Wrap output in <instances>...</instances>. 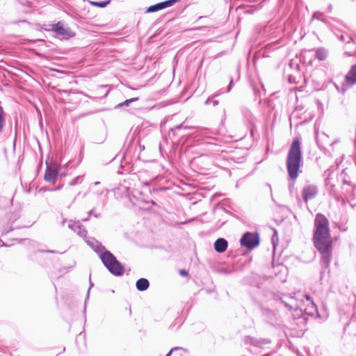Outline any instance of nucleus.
<instances>
[{
  "label": "nucleus",
  "mask_w": 356,
  "mask_h": 356,
  "mask_svg": "<svg viewBox=\"0 0 356 356\" xmlns=\"http://www.w3.org/2000/svg\"><path fill=\"white\" fill-rule=\"evenodd\" d=\"M149 286V282L147 279L140 278L136 282V288L139 291L146 290Z\"/></svg>",
  "instance_id": "f8f14e48"
},
{
  "label": "nucleus",
  "mask_w": 356,
  "mask_h": 356,
  "mask_svg": "<svg viewBox=\"0 0 356 356\" xmlns=\"http://www.w3.org/2000/svg\"><path fill=\"white\" fill-rule=\"evenodd\" d=\"M104 191H106V190H105L104 188H97V189H95L93 191V193L95 194V195H102L104 193Z\"/></svg>",
  "instance_id": "a211bd4d"
},
{
  "label": "nucleus",
  "mask_w": 356,
  "mask_h": 356,
  "mask_svg": "<svg viewBox=\"0 0 356 356\" xmlns=\"http://www.w3.org/2000/svg\"><path fill=\"white\" fill-rule=\"evenodd\" d=\"M109 1H88V3L92 5V6H96V7H99V8H104L106 7L108 3H109Z\"/></svg>",
  "instance_id": "4468645a"
},
{
  "label": "nucleus",
  "mask_w": 356,
  "mask_h": 356,
  "mask_svg": "<svg viewBox=\"0 0 356 356\" xmlns=\"http://www.w3.org/2000/svg\"><path fill=\"white\" fill-rule=\"evenodd\" d=\"M3 108L0 106V133L3 131V127L5 124V118Z\"/></svg>",
  "instance_id": "2eb2a0df"
},
{
  "label": "nucleus",
  "mask_w": 356,
  "mask_h": 356,
  "mask_svg": "<svg viewBox=\"0 0 356 356\" xmlns=\"http://www.w3.org/2000/svg\"><path fill=\"white\" fill-rule=\"evenodd\" d=\"M129 199L133 205L143 209H149L152 206L156 205V203L152 200L145 201L142 197V193L138 191H135L131 195H129Z\"/></svg>",
  "instance_id": "20e7f679"
},
{
  "label": "nucleus",
  "mask_w": 356,
  "mask_h": 356,
  "mask_svg": "<svg viewBox=\"0 0 356 356\" xmlns=\"http://www.w3.org/2000/svg\"><path fill=\"white\" fill-rule=\"evenodd\" d=\"M138 99V97H134V98H131V99H127L126 101H124V102L121 103V104H119L117 107H121V106H129V104L131 102H136Z\"/></svg>",
  "instance_id": "dca6fc26"
},
{
  "label": "nucleus",
  "mask_w": 356,
  "mask_h": 356,
  "mask_svg": "<svg viewBox=\"0 0 356 356\" xmlns=\"http://www.w3.org/2000/svg\"><path fill=\"white\" fill-rule=\"evenodd\" d=\"M315 245L322 253H328L331 247L327 224H319L315 234Z\"/></svg>",
  "instance_id": "f03ea898"
},
{
  "label": "nucleus",
  "mask_w": 356,
  "mask_h": 356,
  "mask_svg": "<svg viewBox=\"0 0 356 356\" xmlns=\"http://www.w3.org/2000/svg\"><path fill=\"white\" fill-rule=\"evenodd\" d=\"M92 213H93V211H90L89 212V216H91Z\"/></svg>",
  "instance_id": "393cba45"
},
{
  "label": "nucleus",
  "mask_w": 356,
  "mask_h": 356,
  "mask_svg": "<svg viewBox=\"0 0 356 356\" xmlns=\"http://www.w3.org/2000/svg\"><path fill=\"white\" fill-rule=\"evenodd\" d=\"M94 185H95V186H97L100 185V182L96 181V182H95Z\"/></svg>",
  "instance_id": "4be33fe9"
},
{
  "label": "nucleus",
  "mask_w": 356,
  "mask_h": 356,
  "mask_svg": "<svg viewBox=\"0 0 356 356\" xmlns=\"http://www.w3.org/2000/svg\"><path fill=\"white\" fill-rule=\"evenodd\" d=\"M183 125L182 124H180V125H178V126H176L175 127V129H180L181 127H182Z\"/></svg>",
  "instance_id": "b1692460"
},
{
  "label": "nucleus",
  "mask_w": 356,
  "mask_h": 356,
  "mask_svg": "<svg viewBox=\"0 0 356 356\" xmlns=\"http://www.w3.org/2000/svg\"><path fill=\"white\" fill-rule=\"evenodd\" d=\"M346 81L350 84L356 83V65L353 66L346 77Z\"/></svg>",
  "instance_id": "9d476101"
},
{
  "label": "nucleus",
  "mask_w": 356,
  "mask_h": 356,
  "mask_svg": "<svg viewBox=\"0 0 356 356\" xmlns=\"http://www.w3.org/2000/svg\"><path fill=\"white\" fill-rule=\"evenodd\" d=\"M58 170L56 168L47 166L44 174V179L47 181L54 183L56 180Z\"/></svg>",
  "instance_id": "6e6552de"
},
{
  "label": "nucleus",
  "mask_w": 356,
  "mask_h": 356,
  "mask_svg": "<svg viewBox=\"0 0 356 356\" xmlns=\"http://www.w3.org/2000/svg\"><path fill=\"white\" fill-rule=\"evenodd\" d=\"M302 198L305 204L312 198V186H306L302 191Z\"/></svg>",
  "instance_id": "9b49d317"
},
{
  "label": "nucleus",
  "mask_w": 356,
  "mask_h": 356,
  "mask_svg": "<svg viewBox=\"0 0 356 356\" xmlns=\"http://www.w3.org/2000/svg\"><path fill=\"white\" fill-rule=\"evenodd\" d=\"M101 259L108 270L115 275L123 273V268L116 258L109 252L106 251L101 255Z\"/></svg>",
  "instance_id": "7ed1b4c3"
},
{
  "label": "nucleus",
  "mask_w": 356,
  "mask_h": 356,
  "mask_svg": "<svg viewBox=\"0 0 356 356\" xmlns=\"http://www.w3.org/2000/svg\"><path fill=\"white\" fill-rule=\"evenodd\" d=\"M301 156L300 139L296 137L289 148L286 159L287 171L291 179L298 177Z\"/></svg>",
  "instance_id": "f257e3e1"
},
{
  "label": "nucleus",
  "mask_w": 356,
  "mask_h": 356,
  "mask_svg": "<svg viewBox=\"0 0 356 356\" xmlns=\"http://www.w3.org/2000/svg\"><path fill=\"white\" fill-rule=\"evenodd\" d=\"M327 220L324 216L318 214L316 218V222H326Z\"/></svg>",
  "instance_id": "f3484780"
},
{
  "label": "nucleus",
  "mask_w": 356,
  "mask_h": 356,
  "mask_svg": "<svg viewBox=\"0 0 356 356\" xmlns=\"http://www.w3.org/2000/svg\"><path fill=\"white\" fill-rule=\"evenodd\" d=\"M241 244L248 249H252L259 243V238L257 233L247 232L241 238Z\"/></svg>",
  "instance_id": "39448f33"
},
{
  "label": "nucleus",
  "mask_w": 356,
  "mask_h": 356,
  "mask_svg": "<svg viewBox=\"0 0 356 356\" xmlns=\"http://www.w3.org/2000/svg\"><path fill=\"white\" fill-rule=\"evenodd\" d=\"M214 248L218 252H224L227 248V242L225 239L220 238L214 243Z\"/></svg>",
  "instance_id": "1a4fd4ad"
},
{
  "label": "nucleus",
  "mask_w": 356,
  "mask_h": 356,
  "mask_svg": "<svg viewBox=\"0 0 356 356\" xmlns=\"http://www.w3.org/2000/svg\"><path fill=\"white\" fill-rule=\"evenodd\" d=\"M180 274L182 275H186L188 273H187V271L186 270H180Z\"/></svg>",
  "instance_id": "412c9836"
},
{
  "label": "nucleus",
  "mask_w": 356,
  "mask_h": 356,
  "mask_svg": "<svg viewBox=\"0 0 356 356\" xmlns=\"http://www.w3.org/2000/svg\"><path fill=\"white\" fill-rule=\"evenodd\" d=\"M79 177H77L73 181L72 184H75L76 183V181L79 179Z\"/></svg>",
  "instance_id": "5701e85b"
},
{
  "label": "nucleus",
  "mask_w": 356,
  "mask_h": 356,
  "mask_svg": "<svg viewBox=\"0 0 356 356\" xmlns=\"http://www.w3.org/2000/svg\"><path fill=\"white\" fill-rule=\"evenodd\" d=\"M177 0H168L165 1L160 2L156 4L152 5L147 8L146 13H154L164 8L173 6Z\"/></svg>",
  "instance_id": "0eeeda50"
},
{
  "label": "nucleus",
  "mask_w": 356,
  "mask_h": 356,
  "mask_svg": "<svg viewBox=\"0 0 356 356\" xmlns=\"http://www.w3.org/2000/svg\"><path fill=\"white\" fill-rule=\"evenodd\" d=\"M180 348L179 347H175V348H173L170 350V351L166 355V356H170L172 351L175 350H177V349H179Z\"/></svg>",
  "instance_id": "aec40b11"
},
{
  "label": "nucleus",
  "mask_w": 356,
  "mask_h": 356,
  "mask_svg": "<svg viewBox=\"0 0 356 356\" xmlns=\"http://www.w3.org/2000/svg\"><path fill=\"white\" fill-rule=\"evenodd\" d=\"M306 298H307V300H309V299H310V298H309V296H306Z\"/></svg>",
  "instance_id": "a878e982"
},
{
  "label": "nucleus",
  "mask_w": 356,
  "mask_h": 356,
  "mask_svg": "<svg viewBox=\"0 0 356 356\" xmlns=\"http://www.w3.org/2000/svg\"><path fill=\"white\" fill-rule=\"evenodd\" d=\"M51 26V30L62 38L67 39L74 35L72 30L61 22L52 24Z\"/></svg>",
  "instance_id": "423d86ee"
},
{
  "label": "nucleus",
  "mask_w": 356,
  "mask_h": 356,
  "mask_svg": "<svg viewBox=\"0 0 356 356\" xmlns=\"http://www.w3.org/2000/svg\"><path fill=\"white\" fill-rule=\"evenodd\" d=\"M327 56V51L324 49H318L316 51V57L320 60H324Z\"/></svg>",
  "instance_id": "ddd939ff"
},
{
  "label": "nucleus",
  "mask_w": 356,
  "mask_h": 356,
  "mask_svg": "<svg viewBox=\"0 0 356 356\" xmlns=\"http://www.w3.org/2000/svg\"><path fill=\"white\" fill-rule=\"evenodd\" d=\"M210 102H211V103H212V104H213V106H217V105L218 104V101H216V100H214V101H210V99H208L205 102V104H209V103H210Z\"/></svg>",
  "instance_id": "6ab92c4d"
}]
</instances>
